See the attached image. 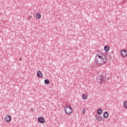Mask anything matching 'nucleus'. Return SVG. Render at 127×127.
Wrapping results in <instances>:
<instances>
[{"label":"nucleus","instance_id":"obj_8","mask_svg":"<svg viewBox=\"0 0 127 127\" xmlns=\"http://www.w3.org/2000/svg\"><path fill=\"white\" fill-rule=\"evenodd\" d=\"M103 117L105 119H107V118H109V112H105L103 114Z\"/></svg>","mask_w":127,"mask_h":127},{"label":"nucleus","instance_id":"obj_15","mask_svg":"<svg viewBox=\"0 0 127 127\" xmlns=\"http://www.w3.org/2000/svg\"><path fill=\"white\" fill-rule=\"evenodd\" d=\"M87 96L86 94L82 95V99L83 100H87Z\"/></svg>","mask_w":127,"mask_h":127},{"label":"nucleus","instance_id":"obj_13","mask_svg":"<svg viewBox=\"0 0 127 127\" xmlns=\"http://www.w3.org/2000/svg\"><path fill=\"white\" fill-rule=\"evenodd\" d=\"M44 83L46 85H49L50 84V81H49V80H45Z\"/></svg>","mask_w":127,"mask_h":127},{"label":"nucleus","instance_id":"obj_10","mask_svg":"<svg viewBox=\"0 0 127 127\" xmlns=\"http://www.w3.org/2000/svg\"><path fill=\"white\" fill-rule=\"evenodd\" d=\"M97 114L99 116H101V115H102V114H103V110H102V109L101 108H99L97 110Z\"/></svg>","mask_w":127,"mask_h":127},{"label":"nucleus","instance_id":"obj_3","mask_svg":"<svg viewBox=\"0 0 127 127\" xmlns=\"http://www.w3.org/2000/svg\"><path fill=\"white\" fill-rule=\"evenodd\" d=\"M95 120L98 122H102L103 121H105V118H103V117L100 115H97L95 116Z\"/></svg>","mask_w":127,"mask_h":127},{"label":"nucleus","instance_id":"obj_19","mask_svg":"<svg viewBox=\"0 0 127 127\" xmlns=\"http://www.w3.org/2000/svg\"><path fill=\"white\" fill-rule=\"evenodd\" d=\"M31 111H32L33 112V111H34L33 108H31Z\"/></svg>","mask_w":127,"mask_h":127},{"label":"nucleus","instance_id":"obj_2","mask_svg":"<svg viewBox=\"0 0 127 127\" xmlns=\"http://www.w3.org/2000/svg\"><path fill=\"white\" fill-rule=\"evenodd\" d=\"M64 112L66 115H71L73 113V108L69 105H66L64 107Z\"/></svg>","mask_w":127,"mask_h":127},{"label":"nucleus","instance_id":"obj_20","mask_svg":"<svg viewBox=\"0 0 127 127\" xmlns=\"http://www.w3.org/2000/svg\"><path fill=\"white\" fill-rule=\"evenodd\" d=\"M111 53H112V54H114V51H112V52H111Z\"/></svg>","mask_w":127,"mask_h":127},{"label":"nucleus","instance_id":"obj_16","mask_svg":"<svg viewBox=\"0 0 127 127\" xmlns=\"http://www.w3.org/2000/svg\"><path fill=\"white\" fill-rule=\"evenodd\" d=\"M98 83H100V84H104V83H105V80H98Z\"/></svg>","mask_w":127,"mask_h":127},{"label":"nucleus","instance_id":"obj_21","mask_svg":"<svg viewBox=\"0 0 127 127\" xmlns=\"http://www.w3.org/2000/svg\"><path fill=\"white\" fill-rule=\"evenodd\" d=\"M30 17L31 18H32V17H31V16H30Z\"/></svg>","mask_w":127,"mask_h":127},{"label":"nucleus","instance_id":"obj_7","mask_svg":"<svg viewBox=\"0 0 127 127\" xmlns=\"http://www.w3.org/2000/svg\"><path fill=\"white\" fill-rule=\"evenodd\" d=\"M96 80H105V76L103 75H97L96 77Z\"/></svg>","mask_w":127,"mask_h":127},{"label":"nucleus","instance_id":"obj_4","mask_svg":"<svg viewBox=\"0 0 127 127\" xmlns=\"http://www.w3.org/2000/svg\"><path fill=\"white\" fill-rule=\"evenodd\" d=\"M121 54L122 57H127V50H122L121 51Z\"/></svg>","mask_w":127,"mask_h":127},{"label":"nucleus","instance_id":"obj_6","mask_svg":"<svg viewBox=\"0 0 127 127\" xmlns=\"http://www.w3.org/2000/svg\"><path fill=\"white\" fill-rule=\"evenodd\" d=\"M38 121L40 124H44V123H45V119L42 117H39L38 118Z\"/></svg>","mask_w":127,"mask_h":127},{"label":"nucleus","instance_id":"obj_11","mask_svg":"<svg viewBox=\"0 0 127 127\" xmlns=\"http://www.w3.org/2000/svg\"><path fill=\"white\" fill-rule=\"evenodd\" d=\"M104 50L106 52H109V50H110V47H109V46H105L104 47Z\"/></svg>","mask_w":127,"mask_h":127},{"label":"nucleus","instance_id":"obj_23","mask_svg":"<svg viewBox=\"0 0 127 127\" xmlns=\"http://www.w3.org/2000/svg\"><path fill=\"white\" fill-rule=\"evenodd\" d=\"M45 80H47V79H45Z\"/></svg>","mask_w":127,"mask_h":127},{"label":"nucleus","instance_id":"obj_12","mask_svg":"<svg viewBox=\"0 0 127 127\" xmlns=\"http://www.w3.org/2000/svg\"><path fill=\"white\" fill-rule=\"evenodd\" d=\"M36 17L37 19H39L41 17V14L39 13H37L36 15Z\"/></svg>","mask_w":127,"mask_h":127},{"label":"nucleus","instance_id":"obj_5","mask_svg":"<svg viewBox=\"0 0 127 127\" xmlns=\"http://www.w3.org/2000/svg\"><path fill=\"white\" fill-rule=\"evenodd\" d=\"M4 120H5L7 123H9L11 121V117L10 115H6L5 117Z\"/></svg>","mask_w":127,"mask_h":127},{"label":"nucleus","instance_id":"obj_14","mask_svg":"<svg viewBox=\"0 0 127 127\" xmlns=\"http://www.w3.org/2000/svg\"><path fill=\"white\" fill-rule=\"evenodd\" d=\"M123 106L125 109H127V101H125L123 104Z\"/></svg>","mask_w":127,"mask_h":127},{"label":"nucleus","instance_id":"obj_1","mask_svg":"<svg viewBox=\"0 0 127 127\" xmlns=\"http://www.w3.org/2000/svg\"><path fill=\"white\" fill-rule=\"evenodd\" d=\"M94 62L98 66H102L107 63V57L104 53L100 52L95 56Z\"/></svg>","mask_w":127,"mask_h":127},{"label":"nucleus","instance_id":"obj_18","mask_svg":"<svg viewBox=\"0 0 127 127\" xmlns=\"http://www.w3.org/2000/svg\"><path fill=\"white\" fill-rule=\"evenodd\" d=\"M110 58L112 59H113V57H114V55L112 56V55H110Z\"/></svg>","mask_w":127,"mask_h":127},{"label":"nucleus","instance_id":"obj_9","mask_svg":"<svg viewBox=\"0 0 127 127\" xmlns=\"http://www.w3.org/2000/svg\"><path fill=\"white\" fill-rule=\"evenodd\" d=\"M37 76L39 77V78H42L43 77V75H42V73L41 72V71H38L37 73Z\"/></svg>","mask_w":127,"mask_h":127},{"label":"nucleus","instance_id":"obj_22","mask_svg":"<svg viewBox=\"0 0 127 127\" xmlns=\"http://www.w3.org/2000/svg\"><path fill=\"white\" fill-rule=\"evenodd\" d=\"M88 82H90V80H88Z\"/></svg>","mask_w":127,"mask_h":127},{"label":"nucleus","instance_id":"obj_17","mask_svg":"<svg viewBox=\"0 0 127 127\" xmlns=\"http://www.w3.org/2000/svg\"><path fill=\"white\" fill-rule=\"evenodd\" d=\"M82 114L83 115H84L85 114V111H86V108H85V107L83 108H82Z\"/></svg>","mask_w":127,"mask_h":127}]
</instances>
